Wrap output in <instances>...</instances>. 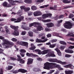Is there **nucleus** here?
Listing matches in <instances>:
<instances>
[{"label":"nucleus","mask_w":74,"mask_h":74,"mask_svg":"<svg viewBox=\"0 0 74 74\" xmlns=\"http://www.w3.org/2000/svg\"><path fill=\"white\" fill-rule=\"evenodd\" d=\"M0 39L3 40V43H2L3 45L5 46L6 48H8L11 47L12 45H14V43L12 42H10L7 39H4V38L1 36H0Z\"/></svg>","instance_id":"1"},{"label":"nucleus","mask_w":74,"mask_h":74,"mask_svg":"<svg viewBox=\"0 0 74 74\" xmlns=\"http://www.w3.org/2000/svg\"><path fill=\"white\" fill-rule=\"evenodd\" d=\"M45 67H43L44 69L49 70L50 69H53L54 66H56L55 63H49L46 62L44 64Z\"/></svg>","instance_id":"2"},{"label":"nucleus","mask_w":74,"mask_h":74,"mask_svg":"<svg viewBox=\"0 0 74 74\" xmlns=\"http://www.w3.org/2000/svg\"><path fill=\"white\" fill-rule=\"evenodd\" d=\"M10 27L12 29H14L15 30L14 32L12 34L13 35H14V36H18L19 35V32L18 31V28L19 27L18 26H14V25H11L10 26Z\"/></svg>","instance_id":"3"},{"label":"nucleus","mask_w":74,"mask_h":74,"mask_svg":"<svg viewBox=\"0 0 74 74\" xmlns=\"http://www.w3.org/2000/svg\"><path fill=\"white\" fill-rule=\"evenodd\" d=\"M64 27L66 29H71L72 27L73 24L70 22H66L64 25Z\"/></svg>","instance_id":"4"},{"label":"nucleus","mask_w":74,"mask_h":74,"mask_svg":"<svg viewBox=\"0 0 74 74\" xmlns=\"http://www.w3.org/2000/svg\"><path fill=\"white\" fill-rule=\"evenodd\" d=\"M35 51H36V52H38V54L39 55H41V54H42V55H45V54H47V53L49 52V50H45L41 52V50L39 49H37L35 50Z\"/></svg>","instance_id":"5"},{"label":"nucleus","mask_w":74,"mask_h":74,"mask_svg":"<svg viewBox=\"0 0 74 74\" xmlns=\"http://www.w3.org/2000/svg\"><path fill=\"white\" fill-rule=\"evenodd\" d=\"M24 19V17L23 16H21L20 17L18 18L17 20L16 18H12L11 19V21H15L14 22L15 23H18L20 22L22 20H23Z\"/></svg>","instance_id":"6"},{"label":"nucleus","mask_w":74,"mask_h":74,"mask_svg":"<svg viewBox=\"0 0 74 74\" xmlns=\"http://www.w3.org/2000/svg\"><path fill=\"white\" fill-rule=\"evenodd\" d=\"M8 1L10 3V5H8V7H11V5H14L16 4V1H14L12 0H8Z\"/></svg>","instance_id":"7"},{"label":"nucleus","mask_w":74,"mask_h":74,"mask_svg":"<svg viewBox=\"0 0 74 74\" xmlns=\"http://www.w3.org/2000/svg\"><path fill=\"white\" fill-rule=\"evenodd\" d=\"M37 31L36 30H35L34 31V32H35V33H38V31H41V30H44V28L42 27L41 26H39L37 27Z\"/></svg>","instance_id":"8"},{"label":"nucleus","mask_w":74,"mask_h":74,"mask_svg":"<svg viewBox=\"0 0 74 74\" xmlns=\"http://www.w3.org/2000/svg\"><path fill=\"white\" fill-rule=\"evenodd\" d=\"M42 13L40 11H37L35 12L34 13V15L35 16H40L41 15Z\"/></svg>","instance_id":"9"},{"label":"nucleus","mask_w":74,"mask_h":74,"mask_svg":"<svg viewBox=\"0 0 74 74\" xmlns=\"http://www.w3.org/2000/svg\"><path fill=\"white\" fill-rule=\"evenodd\" d=\"M46 56H51V57H55L56 56L54 54V51H51L48 54L46 55Z\"/></svg>","instance_id":"10"},{"label":"nucleus","mask_w":74,"mask_h":74,"mask_svg":"<svg viewBox=\"0 0 74 74\" xmlns=\"http://www.w3.org/2000/svg\"><path fill=\"white\" fill-rule=\"evenodd\" d=\"M48 40V39H46L44 40H41V39H37L36 40V42H45L46 41H47Z\"/></svg>","instance_id":"11"},{"label":"nucleus","mask_w":74,"mask_h":74,"mask_svg":"<svg viewBox=\"0 0 74 74\" xmlns=\"http://www.w3.org/2000/svg\"><path fill=\"white\" fill-rule=\"evenodd\" d=\"M38 19H39V20H40L41 21H42L44 23L49 22H51V20L49 19L46 20H42V18H41V17L38 18Z\"/></svg>","instance_id":"12"},{"label":"nucleus","mask_w":74,"mask_h":74,"mask_svg":"<svg viewBox=\"0 0 74 74\" xmlns=\"http://www.w3.org/2000/svg\"><path fill=\"white\" fill-rule=\"evenodd\" d=\"M33 60L31 58H29L28 59L27 64H31L33 63Z\"/></svg>","instance_id":"13"},{"label":"nucleus","mask_w":74,"mask_h":74,"mask_svg":"<svg viewBox=\"0 0 74 74\" xmlns=\"http://www.w3.org/2000/svg\"><path fill=\"white\" fill-rule=\"evenodd\" d=\"M55 51H56V52H57V53L59 55V56H62V53H61V52L58 48H57L55 49Z\"/></svg>","instance_id":"14"},{"label":"nucleus","mask_w":74,"mask_h":74,"mask_svg":"<svg viewBox=\"0 0 74 74\" xmlns=\"http://www.w3.org/2000/svg\"><path fill=\"white\" fill-rule=\"evenodd\" d=\"M47 26L49 27H51L53 26H54V25L53 23H51L47 24Z\"/></svg>","instance_id":"15"},{"label":"nucleus","mask_w":74,"mask_h":74,"mask_svg":"<svg viewBox=\"0 0 74 74\" xmlns=\"http://www.w3.org/2000/svg\"><path fill=\"white\" fill-rule=\"evenodd\" d=\"M26 55L27 56H34V57H36L37 56V55L33 54V53L30 54L28 53H27Z\"/></svg>","instance_id":"16"},{"label":"nucleus","mask_w":74,"mask_h":74,"mask_svg":"<svg viewBox=\"0 0 74 74\" xmlns=\"http://www.w3.org/2000/svg\"><path fill=\"white\" fill-rule=\"evenodd\" d=\"M31 47L29 48V49H30V50H34V49H36V46L33 44H31Z\"/></svg>","instance_id":"17"},{"label":"nucleus","mask_w":74,"mask_h":74,"mask_svg":"<svg viewBox=\"0 0 74 74\" xmlns=\"http://www.w3.org/2000/svg\"><path fill=\"white\" fill-rule=\"evenodd\" d=\"M50 62H57V63H60L61 64L62 62L60 60H57L56 59H54L53 60L51 61Z\"/></svg>","instance_id":"18"},{"label":"nucleus","mask_w":74,"mask_h":74,"mask_svg":"<svg viewBox=\"0 0 74 74\" xmlns=\"http://www.w3.org/2000/svg\"><path fill=\"white\" fill-rule=\"evenodd\" d=\"M24 2L27 4H31L32 3V0H25Z\"/></svg>","instance_id":"19"},{"label":"nucleus","mask_w":74,"mask_h":74,"mask_svg":"<svg viewBox=\"0 0 74 74\" xmlns=\"http://www.w3.org/2000/svg\"><path fill=\"white\" fill-rule=\"evenodd\" d=\"M18 61H20L19 62L21 64H23L25 63V60L21 59H17Z\"/></svg>","instance_id":"20"},{"label":"nucleus","mask_w":74,"mask_h":74,"mask_svg":"<svg viewBox=\"0 0 74 74\" xmlns=\"http://www.w3.org/2000/svg\"><path fill=\"white\" fill-rule=\"evenodd\" d=\"M13 68V66H8L6 67V69L7 70H10Z\"/></svg>","instance_id":"21"},{"label":"nucleus","mask_w":74,"mask_h":74,"mask_svg":"<svg viewBox=\"0 0 74 74\" xmlns=\"http://www.w3.org/2000/svg\"><path fill=\"white\" fill-rule=\"evenodd\" d=\"M20 72H21V73H26V72L27 71V70L22 69H20Z\"/></svg>","instance_id":"22"},{"label":"nucleus","mask_w":74,"mask_h":74,"mask_svg":"<svg viewBox=\"0 0 74 74\" xmlns=\"http://www.w3.org/2000/svg\"><path fill=\"white\" fill-rule=\"evenodd\" d=\"M31 9L32 10L34 11V10H36L37 9V8L36 6H33L31 7Z\"/></svg>","instance_id":"23"},{"label":"nucleus","mask_w":74,"mask_h":74,"mask_svg":"<svg viewBox=\"0 0 74 74\" xmlns=\"http://www.w3.org/2000/svg\"><path fill=\"white\" fill-rule=\"evenodd\" d=\"M28 45H29V43L28 42H24L23 43V46H25L26 47H28Z\"/></svg>","instance_id":"24"},{"label":"nucleus","mask_w":74,"mask_h":74,"mask_svg":"<svg viewBox=\"0 0 74 74\" xmlns=\"http://www.w3.org/2000/svg\"><path fill=\"white\" fill-rule=\"evenodd\" d=\"M56 45V44H54L53 45L50 44V46H49V48H54V47H55Z\"/></svg>","instance_id":"25"},{"label":"nucleus","mask_w":74,"mask_h":74,"mask_svg":"<svg viewBox=\"0 0 74 74\" xmlns=\"http://www.w3.org/2000/svg\"><path fill=\"white\" fill-rule=\"evenodd\" d=\"M24 42H19V41H18L16 42V43L18 44H19V45H22L23 46Z\"/></svg>","instance_id":"26"},{"label":"nucleus","mask_w":74,"mask_h":74,"mask_svg":"<svg viewBox=\"0 0 74 74\" xmlns=\"http://www.w3.org/2000/svg\"><path fill=\"white\" fill-rule=\"evenodd\" d=\"M19 72H20V69L18 70H16L13 71L12 73L14 74H16V73H18Z\"/></svg>","instance_id":"27"},{"label":"nucleus","mask_w":74,"mask_h":74,"mask_svg":"<svg viewBox=\"0 0 74 74\" xmlns=\"http://www.w3.org/2000/svg\"><path fill=\"white\" fill-rule=\"evenodd\" d=\"M42 17L43 19H45V18H48V16H47V14H45L42 15Z\"/></svg>","instance_id":"28"},{"label":"nucleus","mask_w":74,"mask_h":74,"mask_svg":"<svg viewBox=\"0 0 74 74\" xmlns=\"http://www.w3.org/2000/svg\"><path fill=\"white\" fill-rule=\"evenodd\" d=\"M60 43L61 44H62V45H67V43L63 41H60Z\"/></svg>","instance_id":"29"},{"label":"nucleus","mask_w":74,"mask_h":74,"mask_svg":"<svg viewBox=\"0 0 74 74\" xmlns=\"http://www.w3.org/2000/svg\"><path fill=\"white\" fill-rule=\"evenodd\" d=\"M71 55H70V54H65V57L68 58H70L71 57Z\"/></svg>","instance_id":"30"},{"label":"nucleus","mask_w":74,"mask_h":74,"mask_svg":"<svg viewBox=\"0 0 74 74\" xmlns=\"http://www.w3.org/2000/svg\"><path fill=\"white\" fill-rule=\"evenodd\" d=\"M50 10H56V6H54L53 8L52 7H50Z\"/></svg>","instance_id":"31"},{"label":"nucleus","mask_w":74,"mask_h":74,"mask_svg":"<svg viewBox=\"0 0 74 74\" xmlns=\"http://www.w3.org/2000/svg\"><path fill=\"white\" fill-rule=\"evenodd\" d=\"M11 40H12V41H13V42H16V41H17V39L14 38H13L12 39H11Z\"/></svg>","instance_id":"32"},{"label":"nucleus","mask_w":74,"mask_h":74,"mask_svg":"<svg viewBox=\"0 0 74 74\" xmlns=\"http://www.w3.org/2000/svg\"><path fill=\"white\" fill-rule=\"evenodd\" d=\"M53 35L54 36H57V37H59L61 38V36H59V34L55 33H54L53 34Z\"/></svg>","instance_id":"33"},{"label":"nucleus","mask_w":74,"mask_h":74,"mask_svg":"<svg viewBox=\"0 0 74 74\" xmlns=\"http://www.w3.org/2000/svg\"><path fill=\"white\" fill-rule=\"evenodd\" d=\"M30 8H25V9H24V11L25 12H27V11H29L30 10Z\"/></svg>","instance_id":"34"},{"label":"nucleus","mask_w":74,"mask_h":74,"mask_svg":"<svg viewBox=\"0 0 74 74\" xmlns=\"http://www.w3.org/2000/svg\"><path fill=\"white\" fill-rule=\"evenodd\" d=\"M68 66L69 68H70V69H73V65L70 64H68Z\"/></svg>","instance_id":"35"},{"label":"nucleus","mask_w":74,"mask_h":74,"mask_svg":"<svg viewBox=\"0 0 74 74\" xmlns=\"http://www.w3.org/2000/svg\"><path fill=\"white\" fill-rule=\"evenodd\" d=\"M40 36H43L42 37H41L42 40H43L45 38V35H44V34H40Z\"/></svg>","instance_id":"36"},{"label":"nucleus","mask_w":74,"mask_h":74,"mask_svg":"<svg viewBox=\"0 0 74 74\" xmlns=\"http://www.w3.org/2000/svg\"><path fill=\"white\" fill-rule=\"evenodd\" d=\"M33 26H36V25H40V24L38 23H33Z\"/></svg>","instance_id":"37"},{"label":"nucleus","mask_w":74,"mask_h":74,"mask_svg":"<svg viewBox=\"0 0 74 74\" xmlns=\"http://www.w3.org/2000/svg\"><path fill=\"white\" fill-rule=\"evenodd\" d=\"M68 36H71V37H74V35L73 34V33H69L68 34Z\"/></svg>","instance_id":"38"},{"label":"nucleus","mask_w":74,"mask_h":74,"mask_svg":"<svg viewBox=\"0 0 74 74\" xmlns=\"http://www.w3.org/2000/svg\"><path fill=\"white\" fill-rule=\"evenodd\" d=\"M33 32H29V36H30V37H32L33 36Z\"/></svg>","instance_id":"39"},{"label":"nucleus","mask_w":74,"mask_h":74,"mask_svg":"<svg viewBox=\"0 0 74 74\" xmlns=\"http://www.w3.org/2000/svg\"><path fill=\"white\" fill-rule=\"evenodd\" d=\"M3 5L4 7H6L7 5V3L6 2H4L3 3Z\"/></svg>","instance_id":"40"},{"label":"nucleus","mask_w":74,"mask_h":74,"mask_svg":"<svg viewBox=\"0 0 74 74\" xmlns=\"http://www.w3.org/2000/svg\"><path fill=\"white\" fill-rule=\"evenodd\" d=\"M65 47H66L64 46H61L60 47V49H61V50H63L64 49V48H65Z\"/></svg>","instance_id":"41"},{"label":"nucleus","mask_w":74,"mask_h":74,"mask_svg":"<svg viewBox=\"0 0 74 74\" xmlns=\"http://www.w3.org/2000/svg\"><path fill=\"white\" fill-rule=\"evenodd\" d=\"M25 8L26 7L25 5L22 6L20 7V8L21 10H25Z\"/></svg>","instance_id":"42"},{"label":"nucleus","mask_w":74,"mask_h":74,"mask_svg":"<svg viewBox=\"0 0 74 74\" xmlns=\"http://www.w3.org/2000/svg\"><path fill=\"white\" fill-rule=\"evenodd\" d=\"M20 52H21L20 53H24V52H26V50L22 49L20 50Z\"/></svg>","instance_id":"43"},{"label":"nucleus","mask_w":74,"mask_h":74,"mask_svg":"<svg viewBox=\"0 0 74 74\" xmlns=\"http://www.w3.org/2000/svg\"><path fill=\"white\" fill-rule=\"evenodd\" d=\"M63 2L64 3H70V1H67L65 0L63 1Z\"/></svg>","instance_id":"44"},{"label":"nucleus","mask_w":74,"mask_h":74,"mask_svg":"<svg viewBox=\"0 0 74 74\" xmlns=\"http://www.w3.org/2000/svg\"><path fill=\"white\" fill-rule=\"evenodd\" d=\"M44 1V0H37L36 2L37 3H42Z\"/></svg>","instance_id":"45"},{"label":"nucleus","mask_w":74,"mask_h":74,"mask_svg":"<svg viewBox=\"0 0 74 74\" xmlns=\"http://www.w3.org/2000/svg\"><path fill=\"white\" fill-rule=\"evenodd\" d=\"M23 25H22L21 27L23 29H24V30H29V28L27 27H23Z\"/></svg>","instance_id":"46"},{"label":"nucleus","mask_w":74,"mask_h":74,"mask_svg":"<svg viewBox=\"0 0 74 74\" xmlns=\"http://www.w3.org/2000/svg\"><path fill=\"white\" fill-rule=\"evenodd\" d=\"M26 32L25 31H22L21 32V35H24L26 34Z\"/></svg>","instance_id":"47"},{"label":"nucleus","mask_w":74,"mask_h":74,"mask_svg":"<svg viewBox=\"0 0 74 74\" xmlns=\"http://www.w3.org/2000/svg\"><path fill=\"white\" fill-rule=\"evenodd\" d=\"M64 15H60L58 18L59 19H62L63 18V17H64Z\"/></svg>","instance_id":"48"},{"label":"nucleus","mask_w":74,"mask_h":74,"mask_svg":"<svg viewBox=\"0 0 74 74\" xmlns=\"http://www.w3.org/2000/svg\"><path fill=\"white\" fill-rule=\"evenodd\" d=\"M33 71H35L36 72H37V71H39V70H38V69H36V68H34L33 70Z\"/></svg>","instance_id":"49"},{"label":"nucleus","mask_w":74,"mask_h":74,"mask_svg":"<svg viewBox=\"0 0 74 74\" xmlns=\"http://www.w3.org/2000/svg\"><path fill=\"white\" fill-rule=\"evenodd\" d=\"M73 16H74V15L72 14H71L69 16V18H72Z\"/></svg>","instance_id":"50"},{"label":"nucleus","mask_w":74,"mask_h":74,"mask_svg":"<svg viewBox=\"0 0 74 74\" xmlns=\"http://www.w3.org/2000/svg\"><path fill=\"white\" fill-rule=\"evenodd\" d=\"M57 40L56 39H53L52 40V42H56L57 41Z\"/></svg>","instance_id":"51"},{"label":"nucleus","mask_w":74,"mask_h":74,"mask_svg":"<svg viewBox=\"0 0 74 74\" xmlns=\"http://www.w3.org/2000/svg\"><path fill=\"white\" fill-rule=\"evenodd\" d=\"M63 22V20H61L60 21H58V23H59V24H60V23H61L62 22Z\"/></svg>","instance_id":"52"},{"label":"nucleus","mask_w":74,"mask_h":74,"mask_svg":"<svg viewBox=\"0 0 74 74\" xmlns=\"http://www.w3.org/2000/svg\"><path fill=\"white\" fill-rule=\"evenodd\" d=\"M5 31L6 32L8 33V32H9V30L7 28V27H5Z\"/></svg>","instance_id":"53"},{"label":"nucleus","mask_w":74,"mask_h":74,"mask_svg":"<svg viewBox=\"0 0 74 74\" xmlns=\"http://www.w3.org/2000/svg\"><path fill=\"white\" fill-rule=\"evenodd\" d=\"M47 16H48V17H51L52 16V14H47Z\"/></svg>","instance_id":"54"},{"label":"nucleus","mask_w":74,"mask_h":74,"mask_svg":"<svg viewBox=\"0 0 74 74\" xmlns=\"http://www.w3.org/2000/svg\"><path fill=\"white\" fill-rule=\"evenodd\" d=\"M0 74H3V71L2 69H0Z\"/></svg>","instance_id":"55"},{"label":"nucleus","mask_w":74,"mask_h":74,"mask_svg":"<svg viewBox=\"0 0 74 74\" xmlns=\"http://www.w3.org/2000/svg\"><path fill=\"white\" fill-rule=\"evenodd\" d=\"M69 48H70V49H73V48H74V46H70L69 47Z\"/></svg>","instance_id":"56"},{"label":"nucleus","mask_w":74,"mask_h":74,"mask_svg":"<svg viewBox=\"0 0 74 74\" xmlns=\"http://www.w3.org/2000/svg\"><path fill=\"white\" fill-rule=\"evenodd\" d=\"M45 32H49V31H50V29H48L47 28H45Z\"/></svg>","instance_id":"57"},{"label":"nucleus","mask_w":74,"mask_h":74,"mask_svg":"<svg viewBox=\"0 0 74 74\" xmlns=\"http://www.w3.org/2000/svg\"><path fill=\"white\" fill-rule=\"evenodd\" d=\"M58 70H63V68H62L60 66L58 67Z\"/></svg>","instance_id":"58"},{"label":"nucleus","mask_w":74,"mask_h":74,"mask_svg":"<svg viewBox=\"0 0 74 74\" xmlns=\"http://www.w3.org/2000/svg\"><path fill=\"white\" fill-rule=\"evenodd\" d=\"M74 53V51L73 50H69V53Z\"/></svg>","instance_id":"59"},{"label":"nucleus","mask_w":74,"mask_h":74,"mask_svg":"<svg viewBox=\"0 0 74 74\" xmlns=\"http://www.w3.org/2000/svg\"><path fill=\"white\" fill-rule=\"evenodd\" d=\"M67 43L68 44H70L71 45H74V43H71V42H67Z\"/></svg>","instance_id":"60"},{"label":"nucleus","mask_w":74,"mask_h":74,"mask_svg":"<svg viewBox=\"0 0 74 74\" xmlns=\"http://www.w3.org/2000/svg\"><path fill=\"white\" fill-rule=\"evenodd\" d=\"M33 14L32 12H29L28 13V15L29 16H31V15H32V14Z\"/></svg>","instance_id":"61"},{"label":"nucleus","mask_w":74,"mask_h":74,"mask_svg":"<svg viewBox=\"0 0 74 74\" xmlns=\"http://www.w3.org/2000/svg\"><path fill=\"white\" fill-rule=\"evenodd\" d=\"M37 60H38L39 61H41L42 60V59H41V58H37Z\"/></svg>","instance_id":"62"},{"label":"nucleus","mask_w":74,"mask_h":74,"mask_svg":"<svg viewBox=\"0 0 74 74\" xmlns=\"http://www.w3.org/2000/svg\"><path fill=\"white\" fill-rule=\"evenodd\" d=\"M22 10H19L18 12V14H22Z\"/></svg>","instance_id":"63"},{"label":"nucleus","mask_w":74,"mask_h":74,"mask_svg":"<svg viewBox=\"0 0 74 74\" xmlns=\"http://www.w3.org/2000/svg\"><path fill=\"white\" fill-rule=\"evenodd\" d=\"M47 37H51V34H48V35H47Z\"/></svg>","instance_id":"64"}]
</instances>
